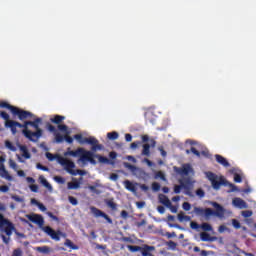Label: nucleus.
<instances>
[{
    "instance_id": "4468645a",
    "label": "nucleus",
    "mask_w": 256,
    "mask_h": 256,
    "mask_svg": "<svg viewBox=\"0 0 256 256\" xmlns=\"http://www.w3.org/2000/svg\"><path fill=\"white\" fill-rule=\"evenodd\" d=\"M232 204L234 205V207H237L238 209H247L248 207L247 202H245V200L241 198H234L232 200Z\"/></svg>"
},
{
    "instance_id": "5701e85b",
    "label": "nucleus",
    "mask_w": 256,
    "mask_h": 256,
    "mask_svg": "<svg viewBox=\"0 0 256 256\" xmlns=\"http://www.w3.org/2000/svg\"><path fill=\"white\" fill-rule=\"evenodd\" d=\"M142 155H144V157H151V145H143Z\"/></svg>"
},
{
    "instance_id": "ea45409f",
    "label": "nucleus",
    "mask_w": 256,
    "mask_h": 256,
    "mask_svg": "<svg viewBox=\"0 0 256 256\" xmlns=\"http://www.w3.org/2000/svg\"><path fill=\"white\" fill-rule=\"evenodd\" d=\"M69 203H71V205H78L79 201H77V198L73 197V196H69L68 197Z\"/></svg>"
},
{
    "instance_id": "ddd939ff",
    "label": "nucleus",
    "mask_w": 256,
    "mask_h": 256,
    "mask_svg": "<svg viewBox=\"0 0 256 256\" xmlns=\"http://www.w3.org/2000/svg\"><path fill=\"white\" fill-rule=\"evenodd\" d=\"M182 189H184V195H188V197H191V195H193L191 193V179H182Z\"/></svg>"
},
{
    "instance_id": "4be33fe9",
    "label": "nucleus",
    "mask_w": 256,
    "mask_h": 256,
    "mask_svg": "<svg viewBox=\"0 0 256 256\" xmlns=\"http://www.w3.org/2000/svg\"><path fill=\"white\" fill-rule=\"evenodd\" d=\"M40 183H42V185H44L46 189L50 191V193L53 192V186H51V184L47 181V179H45V177L40 176Z\"/></svg>"
},
{
    "instance_id": "2f4dec72",
    "label": "nucleus",
    "mask_w": 256,
    "mask_h": 256,
    "mask_svg": "<svg viewBox=\"0 0 256 256\" xmlns=\"http://www.w3.org/2000/svg\"><path fill=\"white\" fill-rule=\"evenodd\" d=\"M155 179H161V181H167V178L165 177V174L162 171H158L155 174Z\"/></svg>"
},
{
    "instance_id": "c85d7f7f",
    "label": "nucleus",
    "mask_w": 256,
    "mask_h": 256,
    "mask_svg": "<svg viewBox=\"0 0 256 256\" xmlns=\"http://www.w3.org/2000/svg\"><path fill=\"white\" fill-rule=\"evenodd\" d=\"M5 147L10 151H17V147H15V145H13V143L9 140L5 141Z\"/></svg>"
},
{
    "instance_id": "0eeeda50",
    "label": "nucleus",
    "mask_w": 256,
    "mask_h": 256,
    "mask_svg": "<svg viewBox=\"0 0 256 256\" xmlns=\"http://www.w3.org/2000/svg\"><path fill=\"white\" fill-rule=\"evenodd\" d=\"M0 107H1V109H8L9 111H11L12 115L17 116L18 119H20V121H25V119H31V118L35 117V115H33V113H31L27 110L20 109V108L13 106L5 101H2L0 103Z\"/></svg>"
},
{
    "instance_id": "473e14b6",
    "label": "nucleus",
    "mask_w": 256,
    "mask_h": 256,
    "mask_svg": "<svg viewBox=\"0 0 256 256\" xmlns=\"http://www.w3.org/2000/svg\"><path fill=\"white\" fill-rule=\"evenodd\" d=\"M55 141L56 143H63L65 141V136L61 135L60 133L55 134Z\"/></svg>"
},
{
    "instance_id": "69168bd1",
    "label": "nucleus",
    "mask_w": 256,
    "mask_h": 256,
    "mask_svg": "<svg viewBox=\"0 0 256 256\" xmlns=\"http://www.w3.org/2000/svg\"><path fill=\"white\" fill-rule=\"evenodd\" d=\"M110 179L111 181H117L119 179V175H117L116 173H112L110 175Z\"/></svg>"
},
{
    "instance_id": "864d4df0",
    "label": "nucleus",
    "mask_w": 256,
    "mask_h": 256,
    "mask_svg": "<svg viewBox=\"0 0 256 256\" xmlns=\"http://www.w3.org/2000/svg\"><path fill=\"white\" fill-rule=\"evenodd\" d=\"M38 251H40L41 253H49V247H38Z\"/></svg>"
},
{
    "instance_id": "412c9836",
    "label": "nucleus",
    "mask_w": 256,
    "mask_h": 256,
    "mask_svg": "<svg viewBox=\"0 0 256 256\" xmlns=\"http://www.w3.org/2000/svg\"><path fill=\"white\" fill-rule=\"evenodd\" d=\"M19 149L22 152V157H24V159H29L31 157V153H29V149H27V146L20 145Z\"/></svg>"
},
{
    "instance_id": "58836bf2",
    "label": "nucleus",
    "mask_w": 256,
    "mask_h": 256,
    "mask_svg": "<svg viewBox=\"0 0 256 256\" xmlns=\"http://www.w3.org/2000/svg\"><path fill=\"white\" fill-rule=\"evenodd\" d=\"M161 189V184H159L158 182H154L152 183V190L157 192Z\"/></svg>"
},
{
    "instance_id": "7c9ffc66",
    "label": "nucleus",
    "mask_w": 256,
    "mask_h": 256,
    "mask_svg": "<svg viewBox=\"0 0 256 256\" xmlns=\"http://www.w3.org/2000/svg\"><path fill=\"white\" fill-rule=\"evenodd\" d=\"M107 137L111 140V141H115L116 139H119V133L117 132H109L107 134Z\"/></svg>"
},
{
    "instance_id": "9d476101",
    "label": "nucleus",
    "mask_w": 256,
    "mask_h": 256,
    "mask_svg": "<svg viewBox=\"0 0 256 256\" xmlns=\"http://www.w3.org/2000/svg\"><path fill=\"white\" fill-rule=\"evenodd\" d=\"M58 163L62 165V167H64L65 171H67V173H69L70 175H77V173L75 172V162L71 161L67 158L64 157H58Z\"/></svg>"
},
{
    "instance_id": "5fc2aeb1",
    "label": "nucleus",
    "mask_w": 256,
    "mask_h": 256,
    "mask_svg": "<svg viewBox=\"0 0 256 256\" xmlns=\"http://www.w3.org/2000/svg\"><path fill=\"white\" fill-rule=\"evenodd\" d=\"M125 141L127 142V143H131V141H133V135H131V134H125Z\"/></svg>"
},
{
    "instance_id": "de8ad7c7",
    "label": "nucleus",
    "mask_w": 256,
    "mask_h": 256,
    "mask_svg": "<svg viewBox=\"0 0 256 256\" xmlns=\"http://www.w3.org/2000/svg\"><path fill=\"white\" fill-rule=\"evenodd\" d=\"M48 131H50V133H55V131H57V129L55 128V126H53L52 124H47L46 125Z\"/></svg>"
},
{
    "instance_id": "dca6fc26",
    "label": "nucleus",
    "mask_w": 256,
    "mask_h": 256,
    "mask_svg": "<svg viewBox=\"0 0 256 256\" xmlns=\"http://www.w3.org/2000/svg\"><path fill=\"white\" fill-rule=\"evenodd\" d=\"M200 239L201 241H204V242H210V243H213V241H217V237L216 236H210L209 233L207 232H201L200 233Z\"/></svg>"
},
{
    "instance_id": "603ef678",
    "label": "nucleus",
    "mask_w": 256,
    "mask_h": 256,
    "mask_svg": "<svg viewBox=\"0 0 256 256\" xmlns=\"http://www.w3.org/2000/svg\"><path fill=\"white\" fill-rule=\"evenodd\" d=\"M147 225V221L145 219H142L140 222H136V227H143Z\"/></svg>"
},
{
    "instance_id": "bb28decb",
    "label": "nucleus",
    "mask_w": 256,
    "mask_h": 256,
    "mask_svg": "<svg viewBox=\"0 0 256 256\" xmlns=\"http://www.w3.org/2000/svg\"><path fill=\"white\" fill-rule=\"evenodd\" d=\"M178 221H180V222H183V221H191V216H187V215H185L184 212H180V213L178 214Z\"/></svg>"
},
{
    "instance_id": "49530a36",
    "label": "nucleus",
    "mask_w": 256,
    "mask_h": 256,
    "mask_svg": "<svg viewBox=\"0 0 256 256\" xmlns=\"http://www.w3.org/2000/svg\"><path fill=\"white\" fill-rule=\"evenodd\" d=\"M64 141H65L66 143L71 144V143H73V137L69 136V133H68V134H66V135L64 136Z\"/></svg>"
},
{
    "instance_id": "774afa93",
    "label": "nucleus",
    "mask_w": 256,
    "mask_h": 256,
    "mask_svg": "<svg viewBox=\"0 0 256 256\" xmlns=\"http://www.w3.org/2000/svg\"><path fill=\"white\" fill-rule=\"evenodd\" d=\"M109 157H110V159H117V152H115V151L110 152Z\"/></svg>"
},
{
    "instance_id": "f257e3e1",
    "label": "nucleus",
    "mask_w": 256,
    "mask_h": 256,
    "mask_svg": "<svg viewBox=\"0 0 256 256\" xmlns=\"http://www.w3.org/2000/svg\"><path fill=\"white\" fill-rule=\"evenodd\" d=\"M74 139H76V141H79L81 145H83L84 143L92 145L91 151L85 150V148H78L76 150H68L65 153V155H69L70 157H79L77 163H82V165H87V163H90L91 165H97L96 159H98L99 163H104L105 165H109V163H111L109 158L99 154H95L96 151H103V149H105L103 144H99V140H97V138L93 136L83 138V135L76 134L74 135Z\"/></svg>"
},
{
    "instance_id": "a878e982",
    "label": "nucleus",
    "mask_w": 256,
    "mask_h": 256,
    "mask_svg": "<svg viewBox=\"0 0 256 256\" xmlns=\"http://www.w3.org/2000/svg\"><path fill=\"white\" fill-rule=\"evenodd\" d=\"M106 205L107 207H110V209H112V211H117V203H115L112 199L106 200Z\"/></svg>"
},
{
    "instance_id": "f3484780",
    "label": "nucleus",
    "mask_w": 256,
    "mask_h": 256,
    "mask_svg": "<svg viewBox=\"0 0 256 256\" xmlns=\"http://www.w3.org/2000/svg\"><path fill=\"white\" fill-rule=\"evenodd\" d=\"M215 159L217 163H219V165H222V167H226V168L231 167V164L229 163V161H227L226 158L223 157L222 155L216 154Z\"/></svg>"
},
{
    "instance_id": "b1692460",
    "label": "nucleus",
    "mask_w": 256,
    "mask_h": 256,
    "mask_svg": "<svg viewBox=\"0 0 256 256\" xmlns=\"http://www.w3.org/2000/svg\"><path fill=\"white\" fill-rule=\"evenodd\" d=\"M64 245L65 247H69V249H72L73 251H77V249H79V246L75 245L70 239H66Z\"/></svg>"
},
{
    "instance_id": "13d9d810",
    "label": "nucleus",
    "mask_w": 256,
    "mask_h": 256,
    "mask_svg": "<svg viewBox=\"0 0 256 256\" xmlns=\"http://www.w3.org/2000/svg\"><path fill=\"white\" fill-rule=\"evenodd\" d=\"M0 191L1 193H7V191H9V186L7 185L0 186Z\"/></svg>"
},
{
    "instance_id": "9b49d317",
    "label": "nucleus",
    "mask_w": 256,
    "mask_h": 256,
    "mask_svg": "<svg viewBox=\"0 0 256 256\" xmlns=\"http://www.w3.org/2000/svg\"><path fill=\"white\" fill-rule=\"evenodd\" d=\"M91 213L94 214L96 217H103V219L107 220V223H113V220L109 215H107L105 212L101 211L95 206L90 207Z\"/></svg>"
},
{
    "instance_id": "c756f323",
    "label": "nucleus",
    "mask_w": 256,
    "mask_h": 256,
    "mask_svg": "<svg viewBox=\"0 0 256 256\" xmlns=\"http://www.w3.org/2000/svg\"><path fill=\"white\" fill-rule=\"evenodd\" d=\"M200 227L202 231H213V226H211L209 223H202Z\"/></svg>"
},
{
    "instance_id": "6e6d98bb",
    "label": "nucleus",
    "mask_w": 256,
    "mask_h": 256,
    "mask_svg": "<svg viewBox=\"0 0 256 256\" xmlns=\"http://www.w3.org/2000/svg\"><path fill=\"white\" fill-rule=\"evenodd\" d=\"M37 207L40 209V211H47V207H45V205L43 203H37Z\"/></svg>"
},
{
    "instance_id": "e433bc0d",
    "label": "nucleus",
    "mask_w": 256,
    "mask_h": 256,
    "mask_svg": "<svg viewBox=\"0 0 256 256\" xmlns=\"http://www.w3.org/2000/svg\"><path fill=\"white\" fill-rule=\"evenodd\" d=\"M232 225L234 229H241V223L237 219H232Z\"/></svg>"
},
{
    "instance_id": "20e7f679",
    "label": "nucleus",
    "mask_w": 256,
    "mask_h": 256,
    "mask_svg": "<svg viewBox=\"0 0 256 256\" xmlns=\"http://www.w3.org/2000/svg\"><path fill=\"white\" fill-rule=\"evenodd\" d=\"M211 205L216 210L211 208L195 207V215H197V217H202V219H205V221H209L211 217H219L220 219H223V217H225V208H223V206L217 202H211Z\"/></svg>"
},
{
    "instance_id": "a211bd4d",
    "label": "nucleus",
    "mask_w": 256,
    "mask_h": 256,
    "mask_svg": "<svg viewBox=\"0 0 256 256\" xmlns=\"http://www.w3.org/2000/svg\"><path fill=\"white\" fill-rule=\"evenodd\" d=\"M159 203L165 205V207H171V200L165 194L158 195Z\"/></svg>"
},
{
    "instance_id": "7ed1b4c3",
    "label": "nucleus",
    "mask_w": 256,
    "mask_h": 256,
    "mask_svg": "<svg viewBox=\"0 0 256 256\" xmlns=\"http://www.w3.org/2000/svg\"><path fill=\"white\" fill-rule=\"evenodd\" d=\"M27 219L31 221V223H35L38 225V227L46 233L53 241H61V236H63V232L61 230L55 231L51 226H44L45 225V219H43V216L41 214H28Z\"/></svg>"
},
{
    "instance_id": "3c124183",
    "label": "nucleus",
    "mask_w": 256,
    "mask_h": 256,
    "mask_svg": "<svg viewBox=\"0 0 256 256\" xmlns=\"http://www.w3.org/2000/svg\"><path fill=\"white\" fill-rule=\"evenodd\" d=\"M125 167H127V169H130V171H137V166L126 163Z\"/></svg>"
},
{
    "instance_id": "4d7b16f0",
    "label": "nucleus",
    "mask_w": 256,
    "mask_h": 256,
    "mask_svg": "<svg viewBox=\"0 0 256 256\" xmlns=\"http://www.w3.org/2000/svg\"><path fill=\"white\" fill-rule=\"evenodd\" d=\"M120 215L122 219H127V217H129V212H127V210H122Z\"/></svg>"
},
{
    "instance_id": "f03ea898",
    "label": "nucleus",
    "mask_w": 256,
    "mask_h": 256,
    "mask_svg": "<svg viewBox=\"0 0 256 256\" xmlns=\"http://www.w3.org/2000/svg\"><path fill=\"white\" fill-rule=\"evenodd\" d=\"M42 123V118H36L34 121H25L24 129L22 130L24 137L32 143H37V141L43 137V129L39 127Z\"/></svg>"
},
{
    "instance_id": "f704fd0d",
    "label": "nucleus",
    "mask_w": 256,
    "mask_h": 256,
    "mask_svg": "<svg viewBox=\"0 0 256 256\" xmlns=\"http://www.w3.org/2000/svg\"><path fill=\"white\" fill-rule=\"evenodd\" d=\"M68 129H69V127H67V125H65V124H58V130L59 131H62L63 133H69V132H67L68 131Z\"/></svg>"
},
{
    "instance_id": "4c0bfd02",
    "label": "nucleus",
    "mask_w": 256,
    "mask_h": 256,
    "mask_svg": "<svg viewBox=\"0 0 256 256\" xmlns=\"http://www.w3.org/2000/svg\"><path fill=\"white\" fill-rule=\"evenodd\" d=\"M252 215H253V212L251 210L242 211V217H245V219H247L248 217H251Z\"/></svg>"
},
{
    "instance_id": "39448f33",
    "label": "nucleus",
    "mask_w": 256,
    "mask_h": 256,
    "mask_svg": "<svg viewBox=\"0 0 256 256\" xmlns=\"http://www.w3.org/2000/svg\"><path fill=\"white\" fill-rule=\"evenodd\" d=\"M206 177L208 181L211 182L213 189H215L216 191L221 189V185H228L230 187L228 193H235V191H239L235 184L228 183L227 180H225L223 177H219L213 172H208L206 174Z\"/></svg>"
},
{
    "instance_id": "c9c22d12",
    "label": "nucleus",
    "mask_w": 256,
    "mask_h": 256,
    "mask_svg": "<svg viewBox=\"0 0 256 256\" xmlns=\"http://www.w3.org/2000/svg\"><path fill=\"white\" fill-rule=\"evenodd\" d=\"M54 181H56V183H59L60 185H65V178L61 176H55Z\"/></svg>"
},
{
    "instance_id": "e2e57ef3",
    "label": "nucleus",
    "mask_w": 256,
    "mask_h": 256,
    "mask_svg": "<svg viewBox=\"0 0 256 256\" xmlns=\"http://www.w3.org/2000/svg\"><path fill=\"white\" fill-rule=\"evenodd\" d=\"M139 145H141V142L137 141V142H133L130 147L131 149H137V147H139Z\"/></svg>"
},
{
    "instance_id": "680f3d73",
    "label": "nucleus",
    "mask_w": 256,
    "mask_h": 256,
    "mask_svg": "<svg viewBox=\"0 0 256 256\" xmlns=\"http://www.w3.org/2000/svg\"><path fill=\"white\" fill-rule=\"evenodd\" d=\"M136 207H138V209H143V207H145V201L136 202Z\"/></svg>"
},
{
    "instance_id": "423d86ee",
    "label": "nucleus",
    "mask_w": 256,
    "mask_h": 256,
    "mask_svg": "<svg viewBox=\"0 0 256 256\" xmlns=\"http://www.w3.org/2000/svg\"><path fill=\"white\" fill-rule=\"evenodd\" d=\"M0 231H3L7 235V237L3 234L1 235V239L5 245H9L13 231H17L15 224H13V222H11L9 219L5 218L3 214H0Z\"/></svg>"
},
{
    "instance_id": "aec40b11",
    "label": "nucleus",
    "mask_w": 256,
    "mask_h": 256,
    "mask_svg": "<svg viewBox=\"0 0 256 256\" xmlns=\"http://www.w3.org/2000/svg\"><path fill=\"white\" fill-rule=\"evenodd\" d=\"M51 123H54L55 125H61L63 121H65V116L61 115H54L53 118L50 119Z\"/></svg>"
},
{
    "instance_id": "393cba45",
    "label": "nucleus",
    "mask_w": 256,
    "mask_h": 256,
    "mask_svg": "<svg viewBox=\"0 0 256 256\" xmlns=\"http://www.w3.org/2000/svg\"><path fill=\"white\" fill-rule=\"evenodd\" d=\"M79 187H81V183L79 181L68 182V184H67V189H69V190L79 189Z\"/></svg>"
},
{
    "instance_id": "6e6552de",
    "label": "nucleus",
    "mask_w": 256,
    "mask_h": 256,
    "mask_svg": "<svg viewBox=\"0 0 256 256\" xmlns=\"http://www.w3.org/2000/svg\"><path fill=\"white\" fill-rule=\"evenodd\" d=\"M0 117H1V119H4L5 127H6V129L11 130L12 135L17 134V127H19V129H25L24 124H21L15 120H10L9 114H7V112H5V111L0 110Z\"/></svg>"
},
{
    "instance_id": "bf43d9fd",
    "label": "nucleus",
    "mask_w": 256,
    "mask_h": 256,
    "mask_svg": "<svg viewBox=\"0 0 256 256\" xmlns=\"http://www.w3.org/2000/svg\"><path fill=\"white\" fill-rule=\"evenodd\" d=\"M140 189L141 191H144V193H147V191H149V186L146 184H140Z\"/></svg>"
},
{
    "instance_id": "a19ab883",
    "label": "nucleus",
    "mask_w": 256,
    "mask_h": 256,
    "mask_svg": "<svg viewBox=\"0 0 256 256\" xmlns=\"http://www.w3.org/2000/svg\"><path fill=\"white\" fill-rule=\"evenodd\" d=\"M196 195L200 197V199H203L205 197V191L203 189L196 190Z\"/></svg>"
},
{
    "instance_id": "0e129e2a",
    "label": "nucleus",
    "mask_w": 256,
    "mask_h": 256,
    "mask_svg": "<svg viewBox=\"0 0 256 256\" xmlns=\"http://www.w3.org/2000/svg\"><path fill=\"white\" fill-rule=\"evenodd\" d=\"M168 245L171 249H175L177 247V243H175L173 240H170Z\"/></svg>"
},
{
    "instance_id": "f8f14e48",
    "label": "nucleus",
    "mask_w": 256,
    "mask_h": 256,
    "mask_svg": "<svg viewBox=\"0 0 256 256\" xmlns=\"http://www.w3.org/2000/svg\"><path fill=\"white\" fill-rule=\"evenodd\" d=\"M174 171L175 173H178V175H189V173L193 171V168L191 167V164H184L182 168L175 166Z\"/></svg>"
},
{
    "instance_id": "cd10ccee",
    "label": "nucleus",
    "mask_w": 256,
    "mask_h": 256,
    "mask_svg": "<svg viewBox=\"0 0 256 256\" xmlns=\"http://www.w3.org/2000/svg\"><path fill=\"white\" fill-rule=\"evenodd\" d=\"M178 183H179L180 185H175V186H174V193H175L176 195H179V193H181V189H183V179H180V180L178 181Z\"/></svg>"
},
{
    "instance_id": "c03bdc74",
    "label": "nucleus",
    "mask_w": 256,
    "mask_h": 256,
    "mask_svg": "<svg viewBox=\"0 0 256 256\" xmlns=\"http://www.w3.org/2000/svg\"><path fill=\"white\" fill-rule=\"evenodd\" d=\"M182 207H183L184 211H191V204L189 202H184L182 204Z\"/></svg>"
},
{
    "instance_id": "09e8293b",
    "label": "nucleus",
    "mask_w": 256,
    "mask_h": 256,
    "mask_svg": "<svg viewBox=\"0 0 256 256\" xmlns=\"http://www.w3.org/2000/svg\"><path fill=\"white\" fill-rule=\"evenodd\" d=\"M12 256H23V252L19 248L15 249L12 253Z\"/></svg>"
},
{
    "instance_id": "8fccbe9b",
    "label": "nucleus",
    "mask_w": 256,
    "mask_h": 256,
    "mask_svg": "<svg viewBox=\"0 0 256 256\" xmlns=\"http://www.w3.org/2000/svg\"><path fill=\"white\" fill-rule=\"evenodd\" d=\"M234 181L235 183H241L243 178L239 174H234Z\"/></svg>"
},
{
    "instance_id": "37998d69",
    "label": "nucleus",
    "mask_w": 256,
    "mask_h": 256,
    "mask_svg": "<svg viewBox=\"0 0 256 256\" xmlns=\"http://www.w3.org/2000/svg\"><path fill=\"white\" fill-rule=\"evenodd\" d=\"M36 168H37V169H40V171H49V167L43 166L41 163H38V164L36 165Z\"/></svg>"
},
{
    "instance_id": "72a5a7b5",
    "label": "nucleus",
    "mask_w": 256,
    "mask_h": 256,
    "mask_svg": "<svg viewBox=\"0 0 256 256\" xmlns=\"http://www.w3.org/2000/svg\"><path fill=\"white\" fill-rule=\"evenodd\" d=\"M60 156L58 155H54V154H51L50 152H46V158L49 160V161H55V159H59Z\"/></svg>"
},
{
    "instance_id": "6ab92c4d",
    "label": "nucleus",
    "mask_w": 256,
    "mask_h": 256,
    "mask_svg": "<svg viewBox=\"0 0 256 256\" xmlns=\"http://www.w3.org/2000/svg\"><path fill=\"white\" fill-rule=\"evenodd\" d=\"M124 185L127 191H131V193H137V188L135 187V184H133V182L125 180Z\"/></svg>"
},
{
    "instance_id": "052dcab7",
    "label": "nucleus",
    "mask_w": 256,
    "mask_h": 256,
    "mask_svg": "<svg viewBox=\"0 0 256 256\" xmlns=\"http://www.w3.org/2000/svg\"><path fill=\"white\" fill-rule=\"evenodd\" d=\"M190 227L191 229H199L201 225L197 224V222H191Z\"/></svg>"
},
{
    "instance_id": "79ce46f5",
    "label": "nucleus",
    "mask_w": 256,
    "mask_h": 256,
    "mask_svg": "<svg viewBox=\"0 0 256 256\" xmlns=\"http://www.w3.org/2000/svg\"><path fill=\"white\" fill-rule=\"evenodd\" d=\"M30 191H32V193H38L39 186L37 184L30 185Z\"/></svg>"
},
{
    "instance_id": "a18cd8bd",
    "label": "nucleus",
    "mask_w": 256,
    "mask_h": 256,
    "mask_svg": "<svg viewBox=\"0 0 256 256\" xmlns=\"http://www.w3.org/2000/svg\"><path fill=\"white\" fill-rule=\"evenodd\" d=\"M190 151L193 153V155H196V157H201V152H199L197 148L191 147Z\"/></svg>"
},
{
    "instance_id": "2eb2a0df",
    "label": "nucleus",
    "mask_w": 256,
    "mask_h": 256,
    "mask_svg": "<svg viewBox=\"0 0 256 256\" xmlns=\"http://www.w3.org/2000/svg\"><path fill=\"white\" fill-rule=\"evenodd\" d=\"M0 177H2V179H6L7 181H13V176L9 174V171L5 169V165L3 164H0Z\"/></svg>"
},
{
    "instance_id": "1a4fd4ad",
    "label": "nucleus",
    "mask_w": 256,
    "mask_h": 256,
    "mask_svg": "<svg viewBox=\"0 0 256 256\" xmlns=\"http://www.w3.org/2000/svg\"><path fill=\"white\" fill-rule=\"evenodd\" d=\"M127 249L131 251V253H137L139 251L142 256H148L155 251V246H150L147 244H144L142 246H135V245H128Z\"/></svg>"
},
{
    "instance_id": "338daca9",
    "label": "nucleus",
    "mask_w": 256,
    "mask_h": 256,
    "mask_svg": "<svg viewBox=\"0 0 256 256\" xmlns=\"http://www.w3.org/2000/svg\"><path fill=\"white\" fill-rule=\"evenodd\" d=\"M10 167L11 169H14L15 171H17V163H15V161L10 160Z\"/></svg>"
}]
</instances>
